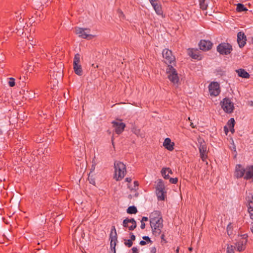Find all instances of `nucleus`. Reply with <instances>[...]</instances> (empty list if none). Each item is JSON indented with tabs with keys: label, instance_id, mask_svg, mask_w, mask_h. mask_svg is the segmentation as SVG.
Wrapping results in <instances>:
<instances>
[{
	"label": "nucleus",
	"instance_id": "nucleus-10",
	"mask_svg": "<svg viewBox=\"0 0 253 253\" xmlns=\"http://www.w3.org/2000/svg\"><path fill=\"white\" fill-rule=\"evenodd\" d=\"M90 32V29L88 28H76L75 33L77 35L82 38L85 39H91L94 36L88 34Z\"/></svg>",
	"mask_w": 253,
	"mask_h": 253
},
{
	"label": "nucleus",
	"instance_id": "nucleus-14",
	"mask_svg": "<svg viewBox=\"0 0 253 253\" xmlns=\"http://www.w3.org/2000/svg\"><path fill=\"white\" fill-rule=\"evenodd\" d=\"M209 91L211 95L217 96L220 93L219 84L217 82H212L209 85Z\"/></svg>",
	"mask_w": 253,
	"mask_h": 253
},
{
	"label": "nucleus",
	"instance_id": "nucleus-23",
	"mask_svg": "<svg viewBox=\"0 0 253 253\" xmlns=\"http://www.w3.org/2000/svg\"><path fill=\"white\" fill-rule=\"evenodd\" d=\"M189 55L193 59L197 60H200L201 59V56L198 50H191L189 53Z\"/></svg>",
	"mask_w": 253,
	"mask_h": 253
},
{
	"label": "nucleus",
	"instance_id": "nucleus-60",
	"mask_svg": "<svg viewBox=\"0 0 253 253\" xmlns=\"http://www.w3.org/2000/svg\"><path fill=\"white\" fill-rule=\"evenodd\" d=\"M90 183H92V184H94V183H95V181H92V182H90Z\"/></svg>",
	"mask_w": 253,
	"mask_h": 253
},
{
	"label": "nucleus",
	"instance_id": "nucleus-8",
	"mask_svg": "<svg viewBox=\"0 0 253 253\" xmlns=\"http://www.w3.org/2000/svg\"><path fill=\"white\" fill-rule=\"evenodd\" d=\"M81 55L79 53H76L73 60V69L76 74L78 76H82L83 74V70L80 64Z\"/></svg>",
	"mask_w": 253,
	"mask_h": 253
},
{
	"label": "nucleus",
	"instance_id": "nucleus-57",
	"mask_svg": "<svg viewBox=\"0 0 253 253\" xmlns=\"http://www.w3.org/2000/svg\"><path fill=\"white\" fill-rule=\"evenodd\" d=\"M3 243V241H2L1 240V239L0 238V244Z\"/></svg>",
	"mask_w": 253,
	"mask_h": 253
},
{
	"label": "nucleus",
	"instance_id": "nucleus-15",
	"mask_svg": "<svg viewBox=\"0 0 253 253\" xmlns=\"http://www.w3.org/2000/svg\"><path fill=\"white\" fill-rule=\"evenodd\" d=\"M213 43L209 40H201L199 42V46L201 50L203 51H208L212 47Z\"/></svg>",
	"mask_w": 253,
	"mask_h": 253
},
{
	"label": "nucleus",
	"instance_id": "nucleus-63",
	"mask_svg": "<svg viewBox=\"0 0 253 253\" xmlns=\"http://www.w3.org/2000/svg\"><path fill=\"white\" fill-rule=\"evenodd\" d=\"M243 0H240V1H242Z\"/></svg>",
	"mask_w": 253,
	"mask_h": 253
},
{
	"label": "nucleus",
	"instance_id": "nucleus-62",
	"mask_svg": "<svg viewBox=\"0 0 253 253\" xmlns=\"http://www.w3.org/2000/svg\"><path fill=\"white\" fill-rule=\"evenodd\" d=\"M92 66L95 67V65H94V64H92Z\"/></svg>",
	"mask_w": 253,
	"mask_h": 253
},
{
	"label": "nucleus",
	"instance_id": "nucleus-13",
	"mask_svg": "<svg viewBox=\"0 0 253 253\" xmlns=\"http://www.w3.org/2000/svg\"><path fill=\"white\" fill-rule=\"evenodd\" d=\"M123 225L124 227L128 228L130 231L134 230L137 226L136 222L134 218H126L123 221Z\"/></svg>",
	"mask_w": 253,
	"mask_h": 253
},
{
	"label": "nucleus",
	"instance_id": "nucleus-44",
	"mask_svg": "<svg viewBox=\"0 0 253 253\" xmlns=\"http://www.w3.org/2000/svg\"><path fill=\"white\" fill-rule=\"evenodd\" d=\"M148 220V218L147 217L143 216L142 218L141 221L144 222V221H147Z\"/></svg>",
	"mask_w": 253,
	"mask_h": 253
},
{
	"label": "nucleus",
	"instance_id": "nucleus-11",
	"mask_svg": "<svg viewBox=\"0 0 253 253\" xmlns=\"http://www.w3.org/2000/svg\"><path fill=\"white\" fill-rule=\"evenodd\" d=\"M248 236L247 234L241 235L240 239L236 243L237 250L239 252L244 251L246 248Z\"/></svg>",
	"mask_w": 253,
	"mask_h": 253
},
{
	"label": "nucleus",
	"instance_id": "nucleus-51",
	"mask_svg": "<svg viewBox=\"0 0 253 253\" xmlns=\"http://www.w3.org/2000/svg\"><path fill=\"white\" fill-rule=\"evenodd\" d=\"M230 128V131L233 133L234 132V127H229Z\"/></svg>",
	"mask_w": 253,
	"mask_h": 253
},
{
	"label": "nucleus",
	"instance_id": "nucleus-56",
	"mask_svg": "<svg viewBox=\"0 0 253 253\" xmlns=\"http://www.w3.org/2000/svg\"><path fill=\"white\" fill-rule=\"evenodd\" d=\"M112 145L113 146H114V138H112Z\"/></svg>",
	"mask_w": 253,
	"mask_h": 253
},
{
	"label": "nucleus",
	"instance_id": "nucleus-6",
	"mask_svg": "<svg viewBox=\"0 0 253 253\" xmlns=\"http://www.w3.org/2000/svg\"><path fill=\"white\" fill-rule=\"evenodd\" d=\"M221 108L228 114L232 113L234 110V103L229 98L225 97L220 103Z\"/></svg>",
	"mask_w": 253,
	"mask_h": 253
},
{
	"label": "nucleus",
	"instance_id": "nucleus-18",
	"mask_svg": "<svg viewBox=\"0 0 253 253\" xmlns=\"http://www.w3.org/2000/svg\"><path fill=\"white\" fill-rule=\"evenodd\" d=\"M247 38L245 33L239 32L237 34V42L240 48L243 47L246 44Z\"/></svg>",
	"mask_w": 253,
	"mask_h": 253
},
{
	"label": "nucleus",
	"instance_id": "nucleus-2",
	"mask_svg": "<svg viewBox=\"0 0 253 253\" xmlns=\"http://www.w3.org/2000/svg\"><path fill=\"white\" fill-rule=\"evenodd\" d=\"M235 176L237 178L244 177L245 180L253 178V165L247 166L244 168L241 164H238L235 167Z\"/></svg>",
	"mask_w": 253,
	"mask_h": 253
},
{
	"label": "nucleus",
	"instance_id": "nucleus-26",
	"mask_svg": "<svg viewBox=\"0 0 253 253\" xmlns=\"http://www.w3.org/2000/svg\"><path fill=\"white\" fill-rule=\"evenodd\" d=\"M126 212L128 214H135L137 212V210L136 207L132 206L127 208Z\"/></svg>",
	"mask_w": 253,
	"mask_h": 253
},
{
	"label": "nucleus",
	"instance_id": "nucleus-36",
	"mask_svg": "<svg viewBox=\"0 0 253 253\" xmlns=\"http://www.w3.org/2000/svg\"><path fill=\"white\" fill-rule=\"evenodd\" d=\"M169 182L171 183H172V184H176L178 182V178L175 177V178H169Z\"/></svg>",
	"mask_w": 253,
	"mask_h": 253
},
{
	"label": "nucleus",
	"instance_id": "nucleus-58",
	"mask_svg": "<svg viewBox=\"0 0 253 253\" xmlns=\"http://www.w3.org/2000/svg\"><path fill=\"white\" fill-rule=\"evenodd\" d=\"M252 42L253 44V37L252 38Z\"/></svg>",
	"mask_w": 253,
	"mask_h": 253
},
{
	"label": "nucleus",
	"instance_id": "nucleus-17",
	"mask_svg": "<svg viewBox=\"0 0 253 253\" xmlns=\"http://www.w3.org/2000/svg\"><path fill=\"white\" fill-rule=\"evenodd\" d=\"M151 5L153 7L156 13L159 15H162L163 10L162 5L159 0H149Z\"/></svg>",
	"mask_w": 253,
	"mask_h": 253
},
{
	"label": "nucleus",
	"instance_id": "nucleus-25",
	"mask_svg": "<svg viewBox=\"0 0 253 253\" xmlns=\"http://www.w3.org/2000/svg\"><path fill=\"white\" fill-rule=\"evenodd\" d=\"M28 42L27 44L28 45H31L33 47H34V46L36 45L37 44V40L35 39L34 37H33L31 36H30L29 37H27Z\"/></svg>",
	"mask_w": 253,
	"mask_h": 253
},
{
	"label": "nucleus",
	"instance_id": "nucleus-48",
	"mask_svg": "<svg viewBox=\"0 0 253 253\" xmlns=\"http://www.w3.org/2000/svg\"><path fill=\"white\" fill-rule=\"evenodd\" d=\"M126 181H127V182L130 183L131 181V178L130 177H126Z\"/></svg>",
	"mask_w": 253,
	"mask_h": 253
},
{
	"label": "nucleus",
	"instance_id": "nucleus-24",
	"mask_svg": "<svg viewBox=\"0 0 253 253\" xmlns=\"http://www.w3.org/2000/svg\"><path fill=\"white\" fill-rule=\"evenodd\" d=\"M132 132L134 133L137 136H139L141 138L144 137V134L142 132L140 129L138 128L137 127L134 126L132 128L131 130Z\"/></svg>",
	"mask_w": 253,
	"mask_h": 253
},
{
	"label": "nucleus",
	"instance_id": "nucleus-20",
	"mask_svg": "<svg viewBox=\"0 0 253 253\" xmlns=\"http://www.w3.org/2000/svg\"><path fill=\"white\" fill-rule=\"evenodd\" d=\"M248 201V211L250 214V217L252 220V223H253V196L251 198L249 197Z\"/></svg>",
	"mask_w": 253,
	"mask_h": 253
},
{
	"label": "nucleus",
	"instance_id": "nucleus-27",
	"mask_svg": "<svg viewBox=\"0 0 253 253\" xmlns=\"http://www.w3.org/2000/svg\"><path fill=\"white\" fill-rule=\"evenodd\" d=\"M236 10L238 12H241L248 10V9L242 3H238L237 4Z\"/></svg>",
	"mask_w": 253,
	"mask_h": 253
},
{
	"label": "nucleus",
	"instance_id": "nucleus-54",
	"mask_svg": "<svg viewBox=\"0 0 253 253\" xmlns=\"http://www.w3.org/2000/svg\"><path fill=\"white\" fill-rule=\"evenodd\" d=\"M188 250H189V251H192L193 250V248H192V247H189V248H188Z\"/></svg>",
	"mask_w": 253,
	"mask_h": 253
},
{
	"label": "nucleus",
	"instance_id": "nucleus-19",
	"mask_svg": "<svg viewBox=\"0 0 253 253\" xmlns=\"http://www.w3.org/2000/svg\"><path fill=\"white\" fill-rule=\"evenodd\" d=\"M150 223L153 221H157L158 220H163L161 213L159 211H155L152 212L150 215Z\"/></svg>",
	"mask_w": 253,
	"mask_h": 253
},
{
	"label": "nucleus",
	"instance_id": "nucleus-49",
	"mask_svg": "<svg viewBox=\"0 0 253 253\" xmlns=\"http://www.w3.org/2000/svg\"><path fill=\"white\" fill-rule=\"evenodd\" d=\"M224 130L225 132V133L227 134V132H228V127L226 126H225L224 127Z\"/></svg>",
	"mask_w": 253,
	"mask_h": 253
},
{
	"label": "nucleus",
	"instance_id": "nucleus-55",
	"mask_svg": "<svg viewBox=\"0 0 253 253\" xmlns=\"http://www.w3.org/2000/svg\"><path fill=\"white\" fill-rule=\"evenodd\" d=\"M1 33L0 32V40L1 41V42L3 43L4 42V40H1Z\"/></svg>",
	"mask_w": 253,
	"mask_h": 253
},
{
	"label": "nucleus",
	"instance_id": "nucleus-30",
	"mask_svg": "<svg viewBox=\"0 0 253 253\" xmlns=\"http://www.w3.org/2000/svg\"><path fill=\"white\" fill-rule=\"evenodd\" d=\"M133 186L131 187L129 185H128V187L130 189V190H134L136 191L138 189V187L139 185L138 182L137 181H134L133 182Z\"/></svg>",
	"mask_w": 253,
	"mask_h": 253
},
{
	"label": "nucleus",
	"instance_id": "nucleus-42",
	"mask_svg": "<svg viewBox=\"0 0 253 253\" xmlns=\"http://www.w3.org/2000/svg\"><path fill=\"white\" fill-rule=\"evenodd\" d=\"M131 250L132 251V253H138V249L136 247H133Z\"/></svg>",
	"mask_w": 253,
	"mask_h": 253
},
{
	"label": "nucleus",
	"instance_id": "nucleus-39",
	"mask_svg": "<svg viewBox=\"0 0 253 253\" xmlns=\"http://www.w3.org/2000/svg\"><path fill=\"white\" fill-rule=\"evenodd\" d=\"M161 243H162L163 242H164V243H167V241L166 239H165V235L164 233L161 235Z\"/></svg>",
	"mask_w": 253,
	"mask_h": 253
},
{
	"label": "nucleus",
	"instance_id": "nucleus-4",
	"mask_svg": "<svg viewBox=\"0 0 253 253\" xmlns=\"http://www.w3.org/2000/svg\"><path fill=\"white\" fill-rule=\"evenodd\" d=\"M156 194L159 201H165L167 197V191L165 189V185L162 179L157 180L156 186Z\"/></svg>",
	"mask_w": 253,
	"mask_h": 253
},
{
	"label": "nucleus",
	"instance_id": "nucleus-59",
	"mask_svg": "<svg viewBox=\"0 0 253 253\" xmlns=\"http://www.w3.org/2000/svg\"><path fill=\"white\" fill-rule=\"evenodd\" d=\"M90 183H92V184H94V183H95V181H92V182H90Z\"/></svg>",
	"mask_w": 253,
	"mask_h": 253
},
{
	"label": "nucleus",
	"instance_id": "nucleus-7",
	"mask_svg": "<svg viewBox=\"0 0 253 253\" xmlns=\"http://www.w3.org/2000/svg\"><path fill=\"white\" fill-rule=\"evenodd\" d=\"M152 228V233L155 236H159L162 232L163 227V219L150 223Z\"/></svg>",
	"mask_w": 253,
	"mask_h": 253
},
{
	"label": "nucleus",
	"instance_id": "nucleus-34",
	"mask_svg": "<svg viewBox=\"0 0 253 253\" xmlns=\"http://www.w3.org/2000/svg\"><path fill=\"white\" fill-rule=\"evenodd\" d=\"M125 245L128 248L131 247L133 245V242H132L130 239H128L127 240H125Z\"/></svg>",
	"mask_w": 253,
	"mask_h": 253
},
{
	"label": "nucleus",
	"instance_id": "nucleus-1",
	"mask_svg": "<svg viewBox=\"0 0 253 253\" xmlns=\"http://www.w3.org/2000/svg\"><path fill=\"white\" fill-rule=\"evenodd\" d=\"M164 62L168 65L166 73L169 74L168 79L173 84H176L179 81V77L176 69V60L171 50L165 48L162 52Z\"/></svg>",
	"mask_w": 253,
	"mask_h": 253
},
{
	"label": "nucleus",
	"instance_id": "nucleus-29",
	"mask_svg": "<svg viewBox=\"0 0 253 253\" xmlns=\"http://www.w3.org/2000/svg\"><path fill=\"white\" fill-rule=\"evenodd\" d=\"M200 7L203 10H206L208 7V4L206 2V0H199Z\"/></svg>",
	"mask_w": 253,
	"mask_h": 253
},
{
	"label": "nucleus",
	"instance_id": "nucleus-52",
	"mask_svg": "<svg viewBox=\"0 0 253 253\" xmlns=\"http://www.w3.org/2000/svg\"><path fill=\"white\" fill-rule=\"evenodd\" d=\"M179 252V247H177L176 249V253H178Z\"/></svg>",
	"mask_w": 253,
	"mask_h": 253
},
{
	"label": "nucleus",
	"instance_id": "nucleus-12",
	"mask_svg": "<svg viewBox=\"0 0 253 253\" xmlns=\"http://www.w3.org/2000/svg\"><path fill=\"white\" fill-rule=\"evenodd\" d=\"M110 246L112 250H114V253H116V245L117 242V234L115 226H113L111 228V232L110 234Z\"/></svg>",
	"mask_w": 253,
	"mask_h": 253
},
{
	"label": "nucleus",
	"instance_id": "nucleus-46",
	"mask_svg": "<svg viewBox=\"0 0 253 253\" xmlns=\"http://www.w3.org/2000/svg\"><path fill=\"white\" fill-rule=\"evenodd\" d=\"M139 244L141 246H144L146 245V242L145 241L142 240L139 242Z\"/></svg>",
	"mask_w": 253,
	"mask_h": 253
},
{
	"label": "nucleus",
	"instance_id": "nucleus-40",
	"mask_svg": "<svg viewBox=\"0 0 253 253\" xmlns=\"http://www.w3.org/2000/svg\"><path fill=\"white\" fill-rule=\"evenodd\" d=\"M129 235H130V240L133 242V241H135V236L133 234V233L132 232H130L129 233Z\"/></svg>",
	"mask_w": 253,
	"mask_h": 253
},
{
	"label": "nucleus",
	"instance_id": "nucleus-53",
	"mask_svg": "<svg viewBox=\"0 0 253 253\" xmlns=\"http://www.w3.org/2000/svg\"><path fill=\"white\" fill-rule=\"evenodd\" d=\"M190 126L192 127V128H195V126H194L193 125V123H191V124H190Z\"/></svg>",
	"mask_w": 253,
	"mask_h": 253
},
{
	"label": "nucleus",
	"instance_id": "nucleus-21",
	"mask_svg": "<svg viewBox=\"0 0 253 253\" xmlns=\"http://www.w3.org/2000/svg\"><path fill=\"white\" fill-rule=\"evenodd\" d=\"M174 143L172 142L170 139L169 138H166L163 143V146L165 147V148L170 151L174 149Z\"/></svg>",
	"mask_w": 253,
	"mask_h": 253
},
{
	"label": "nucleus",
	"instance_id": "nucleus-33",
	"mask_svg": "<svg viewBox=\"0 0 253 253\" xmlns=\"http://www.w3.org/2000/svg\"><path fill=\"white\" fill-rule=\"evenodd\" d=\"M96 164H97V161L96 160L95 157L94 156L93 159H92V166H91V171H92L93 170H94Z\"/></svg>",
	"mask_w": 253,
	"mask_h": 253
},
{
	"label": "nucleus",
	"instance_id": "nucleus-9",
	"mask_svg": "<svg viewBox=\"0 0 253 253\" xmlns=\"http://www.w3.org/2000/svg\"><path fill=\"white\" fill-rule=\"evenodd\" d=\"M198 143L200 144L199 146L200 157L203 162L205 161L207 158V147L206 143L204 139H198Z\"/></svg>",
	"mask_w": 253,
	"mask_h": 253
},
{
	"label": "nucleus",
	"instance_id": "nucleus-41",
	"mask_svg": "<svg viewBox=\"0 0 253 253\" xmlns=\"http://www.w3.org/2000/svg\"><path fill=\"white\" fill-rule=\"evenodd\" d=\"M166 172H167V168H164L162 169L161 173L163 176L166 174Z\"/></svg>",
	"mask_w": 253,
	"mask_h": 253
},
{
	"label": "nucleus",
	"instance_id": "nucleus-45",
	"mask_svg": "<svg viewBox=\"0 0 253 253\" xmlns=\"http://www.w3.org/2000/svg\"><path fill=\"white\" fill-rule=\"evenodd\" d=\"M140 227L142 229H144L145 228V224L144 222L141 221Z\"/></svg>",
	"mask_w": 253,
	"mask_h": 253
},
{
	"label": "nucleus",
	"instance_id": "nucleus-35",
	"mask_svg": "<svg viewBox=\"0 0 253 253\" xmlns=\"http://www.w3.org/2000/svg\"><path fill=\"white\" fill-rule=\"evenodd\" d=\"M8 84L10 87L14 86L15 84V79L13 78H10L8 82Z\"/></svg>",
	"mask_w": 253,
	"mask_h": 253
},
{
	"label": "nucleus",
	"instance_id": "nucleus-16",
	"mask_svg": "<svg viewBox=\"0 0 253 253\" xmlns=\"http://www.w3.org/2000/svg\"><path fill=\"white\" fill-rule=\"evenodd\" d=\"M113 127L115 128V132L117 134H121L126 127V124L124 123L113 121L112 122Z\"/></svg>",
	"mask_w": 253,
	"mask_h": 253
},
{
	"label": "nucleus",
	"instance_id": "nucleus-31",
	"mask_svg": "<svg viewBox=\"0 0 253 253\" xmlns=\"http://www.w3.org/2000/svg\"><path fill=\"white\" fill-rule=\"evenodd\" d=\"M235 247L233 245H228L227 248V253H234Z\"/></svg>",
	"mask_w": 253,
	"mask_h": 253
},
{
	"label": "nucleus",
	"instance_id": "nucleus-37",
	"mask_svg": "<svg viewBox=\"0 0 253 253\" xmlns=\"http://www.w3.org/2000/svg\"><path fill=\"white\" fill-rule=\"evenodd\" d=\"M117 13L119 14V16L120 17H125V14H124L123 12L122 11V10L121 9H118L117 10Z\"/></svg>",
	"mask_w": 253,
	"mask_h": 253
},
{
	"label": "nucleus",
	"instance_id": "nucleus-32",
	"mask_svg": "<svg viewBox=\"0 0 253 253\" xmlns=\"http://www.w3.org/2000/svg\"><path fill=\"white\" fill-rule=\"evenodd\" d=\"M235 124L234 118H232L228 121L227 125L229 127H234Z\"/></svg>",
	"mask_w": 253,
	"mask_h": 253
},
{
	"label": "nucleus",
	"instance_id": "nucleus-22",
	"mask_svg": "<svg viewBox=\"0 0 253 253\" xmlns=\"http://www.w3.org/2000/svg\"><path fill=\"white\" fill-rule=\"evenodd\" d=\"M238 75L242 78L245 79H249L250 78V74L244 69H239L236 70Z\"/></svg>",
	"mask_w": 253,
	"mask_h": 253
},
{
	"label": "nucleus",
	"instance_id": "nucleus-28",
	"mask_svg": "<svg viewBox=\"0 0 253 253\" xmlns=\"http://www.w3.org/2000/svg\"><path fill=\"white\" fill-rule=\"evenodd\" d=\"M227 233L228 236H230L233 234V226L232 223H229L226 228Z\"/></svg>",
	"mask_w": 253,
	"mask_h": 253
},
{
	"label": "nucleus",
	"instance_id": "nucleus-47",
	"mask_svg": "<svg viewBox=\"0 0 253 253\" xmlns=\"http://www.w3.org/2000/svg\"><path fill=\"white\" fill-rule=\"evenodd\" d=\"M167 168V171H168L169 173L172 174V172L171 169L169 168Z\"/></svg>",
	"mask_w": 253,
	"mask_h": 253
},
{
	"label": "nucleus",
	"instance_id": "nucleus-3",
	"mask_svg": "<svg viewBox=\"0 0 253 253\" xmlns=\"http://www.w3.org/2000/svg\"><path fill=\"white\" fill-rule=\"evenodd\" d=\"M114 178L116 180L120 181L124 178L126 172V165L121 162L115 161L114 163Z\"/></svg>",
	"mask_w": 253,
	"mask_h": 253
},
{
	"label": "nucleus",
	"instance_id": "nucleus-5",
	"mask_svg": "<svg viewBox=\"0 0 253 253\" xmlns=\"http://www.w3.org/2000/svg\"><path fill=\"white\" fill-rule=\"evenodd\" d=\"M216 50L220 55H227L231 53L233 48L229 43L222 42L217 46Z\"/></svg>",
	"mask_w": 253,
	"mask_h": 253
},
{
	"label": "nucleus",
	"instance_id": "nucleus-61",
	"mask_svg": "<svg viewBox=\"0 0 253 253\" xmlns=\"http://www.w3.org/2000/svg\"><path fill=\"white\" fill-rule=\"evenodd\" d=\"M92 66L95 67V65H94V64H92Z\"/></svg>",
	"mask_w": 253,
	"mask_h": 253
},
{
	"label": "nucleus",
	"instance_id": "nucleus-43",
	"mask_svg": "<svg viewBox=\"0 0 253 253\" xmlns=\"http://www.w3.org/2000/svg\"><path fill=\"white\" fill-rule=\"evenodd\" d=\"M156 248L155 247H152L151 248L150 253H156Z\"/></svg>",
	"mask_w": 253,
	"mask_h": 253
},
{
	"label": "nucleus",
	"instance_id": "nucleus-38",
	"mask_svg": "<svg viewBox=\"0 0 253 253\" xmlns=\"http://www.w3.org/2000/svg\"><path fill=\"white\" fill-rule=\"evenodd\" d=\"M143 239L146 241V242L148 243H152V241L151 240L150 238L148 236H144L142 237Z\"/></svg>",
	"mask_w": 253,
	"mask_h": 253
},
{
	"label": "nucleus",
	"instance_id": "nucleus-50",
	"mask_svg": "<svg viewBox=\"0 0 253 253\" xmlns=\"http://www.w3.org/2000/svg\"><path fill=\"white\" fill-rule=\"evenodd\" d=\"M163 177L166 179H168L169 178V174H166Z\"/></svg>",
	"mask_w": 253,
	"mask_h": 253
}]
</instances>
